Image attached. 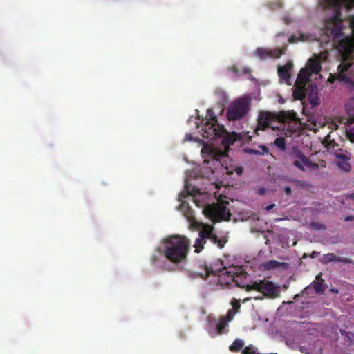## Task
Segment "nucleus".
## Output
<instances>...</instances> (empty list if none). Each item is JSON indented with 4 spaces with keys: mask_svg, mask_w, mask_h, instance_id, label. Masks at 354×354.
I'll list each match as a JSON object with an SVG mask.
<instances>
[{
    "mask_svg": "<svg viewBox=\"0 0 354 354\" xmlns=\"http://www.w3.org/2000/svg\"><path fill=\"white\" fill-rule=\"evenodd\" d=\"M209 118H207V121L204 124L203 137L207 139L222 138L225 133L226 130L223 125L218 123L216 116L213 115V111L210 109L207 110V115Z\"/></svg>",
    "mask_w": 354,
    "mask_h": 354,
    "instance_id": "8",
    "label": "nucleus"
},
{
    "mask_svg": "<svg viewBox=\"0 0 354 354\" xmlns=\"http://www.w3.org/2000/svg\"><path fill=\"white\" fill-rule=\"evenodd\" d=\"M279 77L288 84V63L278 68Z\"/></svg>",
    "mask_w": 354,
    "mask_h": 354,
    "instance_id": "21",
    "label": "nucleus"
},
{
    "mask_svg": "<svg viewBox=\"0 0 354 354\" xmlns=\"http://www.w3.org/2000/svg\"><path fill=\"white\" fill-rule=\"evenodd\" d=\"M204 212L209 218L218 221L228 219L230 216L227 208L221 203L208 205L205 207Z\"/></svg>",
    "mask_w": 354,
    "mask_h": 354,
    "instance_id": "10",
    "label": "nucleus"
},
{
    "mask_svg": "<svg viewBox=\"0 0 354 354\" xmlns=\"http://www.w3.org/2000/svg\"><path fill=\"white\" fill-rule=\"evenodd\" d=\"M189 244V240L185 236H170L165 241L162 254L172 263L178 264L187 259Z\"/></svg>",
    "mask_w": 354,
    "mask_h": 354,
    "instance_id": "2",
    "label": "nucleus"
},
{
    "mask_svg": "<svg viewBox=\"0 0 354 354\" xmlns=\"http://www.w3.org/2000/svg\"><path fill=\"white\" fill-rule=\"evenodd\" d=\"M251 108V100L247 97H241L234 100L227 111L230 121L240 120L248 113Z\"/></svg>",
    "mask_w": 354,
    "mask_h": 354,
    "instance_id": "7",
    "label": "nucleus"
},
{
    "mask_svg": "<svg viewBox=\"0 0 354 354\" xmlns=\"http://www.w3.org/2000/svg\"><path fill=\"white\" fill-rule=\"evenodd\" d=\"M286 48L270 49L263 47L257 48L254 54L256 57L261 60H266L268 59H276L280 57L282 55L285 54Z\"/></svg>",
    "mask_w": 354,
    "mask_h": 354,
    "instance_id": "13",
    "label": "nucleus"
},
{
    "mask_svg": "<svg viewBox=\"0 0 354 354\" xmlns=\"http://www.w3.org/2000/svg\"><path fill=\"white\" fill-rule=\"evenodd\" d=\"M335 80L354 86V63L349 56L344 57L337 67V72L330 74L328 82L333 84Z\"/></svg>",
    "mask_w": 354,
    "mask_h": 354,
    "instance_id": "6",
    "label": "nucleus"
},
{
    "mask_svg": "<svg viewBox=\"0 0 354 354\" xmlns=\"http://www.w3.org/2000/svg\"><path fill=\"white\" fill-rule=\"evenodd\" d=\"M311 75L312 73L307 68H301L296 80V88L299 86H306L308 84H311L309 82Z\"/></svg>",
    "mask_w": 354,
    "mask_h": 354,
    "instance_id": "14",
    "label": "nucleus"
},
{
    "mask_svg": "<svg viewBox=\"0 0 354 354\" xmlns=\"http://www.w3.org/2000/svg\"><path fill=\"white\" fill-rule=\"evenodd\" d=\"M279 102H280L281 103H284V102H285V100H282V97H279Z\"/></svg>",
    "mask_w": 354,
    "mask_h": 354,
    "instance_id": "43",
    "label": "nucleus"
},
{
    "mask_svg": "<svg viewBox=\"0 0 354 354\" xmlns=\"http://www.w3.org/2000/svg\"><path fill=\"white\" fill-rule=\"evenodd\" d=\"M283 21H284V22H285V24H288V17H284L283 18Z\"/></svg>",
    "mask_w": 354,
    "mask_h": 354,
    "instance_id": "40",
    "label": "nucleus"
},
{
    "mask_svg": "<svg viewBox=\"0 0 354 354\" xmlns=\"http://www.w3.org/2000/svg\"><path fill=\"white\" fill-rule=\"evenodd\" d=\"M319 254V252H313V257H315V255Z\"/></svg>",
    "mask_w": 354,
    "mask_h": 354,
    "instance_id": "45",
    "label": "nucleus"
},
{
    "mask_svg": "<svg viewBox=\"0 0 354 354\" xmlns=\"http://www.w3.org/2000/svg\"><path fill=\"white\" fill-rule=\"evenodd\" d=\"M201 153L204 159L201 174L205 178H211L218 170L227 174H232L235 171L238 176H241L243 173V169L239 167L230 168L223 167L222 160L225 158V155L223 152L216 151L214 149L205 147L201 149Z\"/></svg>",
    "mask_w": 354,
    "mask_h": 354,
    "instance_id": "1",
    "label": "nucleus"
},
{
    "mask_svg": "<svg viewBox=\"0 0 354 354\" xmlns=\"http://www.w3.org/2000/svg\"><path fill=\"white\" fill-rule=\"evenodd\" d=\"M274 144L281 151L286 150V142H285L284 138H283V137L277 138L275 139Z\"/></svg>",
    "mask_w": 354,
    "mask_h": 354,
    "instance_id": "26",
    "label": "nucleus"
},
{
    "mask_svg": "<svg viewBox=\"0 0 354 354\" xmlns=\"http://www.w3.org/2000/svg\"><path fill=\"white\" fill-rule=\"evenodd\" d=\"M234 270V268L229 269L227 268L223 267L222 268L216 270V272L218 277L226 276L231 280L234 281L236 272Z\"/></svg>",
    "mask_w": 354,
    "mask_h": 354,
    "instance_id": "17",
    "label": "nucleus"
},
{
    "mask_svg": "<svg viewBox=\"0 0 354 354\" xmlns=\"http://www.w3.org/2000/svg\"><path fill=\"white\" fill-rule=\"evenodd\" d=\"M295 115H296V113L294 112L293 111H290L289 110V113H288V115H289V125L290 124V122L291 121H292L295 117ZM294 131H292L290 129V127H289V133H293ZM291 136L290 133H289V137Z\"/></svg>",
    "mask_w": 354,
    "mask_h": 354,
    "instance_id": "29",
    "label": "nucleus"
},
{
    "mask_svg": "<svg viewBox=\"0 0 354 354\" xmlns=\"http://www.w3.org/2000/svg\"><path fill=\"white\" fill-rule=\"evenodd\" d=\"M246 291L257 290L266 296L276 297L279 295L280 288L272 282L266 280H259L245 286Z\"/></svg>",
    "mask_w": 354,
    "mask_h": 354,
    "instance_id": "9",
    "label": "nucleus"
},
{
    "mask_svg": "<svg viewBox=\"0 0 354 354\" xmlns=\"http://www.w3.org/2000/svg\"><path fill=\"white\" fill-rule=\"evenodd\" d=\"M295 159L293 160V165L299 169L301 171H309L316 172L319 169V165L312 162L301 151L295 152Z\"/></svg>",
    "mask_w": 354,
    "mask_h": 354,
    "instance_id": "12",
    "label": "nucleus"
},
{
    "mask_svg": "<svg viewBox=\"0 0 354 354\" xmlns=\"http://www.w3.org/2000/svg\"><path fill=\"white\" fill-rule=\"evenodd\" d=\"M319 277H320V275L319 274L318 276H317L316 278H317V280H319Z\"/></svg>",
    "mask_w": 354,
    "mask_h": 354,
    "instance_id": "47",
    "label": "nucleus"
},
{
    "mask_svg": "<svg viewBox=\"0 0 354 354\" xmlns=\"http://www.w3.org/2000/svg\"><path fill=\"white\" fill-rule=\"evenodd\" d=\"M351 199L354 200V193L351 194L348 196Z\"/></svg>",
    "mask_w": 354,
    "mask_h": 354,
    "instance_id": "41",
    "label": "nucleus"
},
{
    "mask_svg": "<svg viewBox=\"0 0 354 354\" xmlns=\"http://www.w3.org/2000/svg\"><path fill=\"white\" fill-rule=\"evenodd\" d=\"M286 263H280L275 260H270L266 262L263 264V267L267 270H274V269H285L287 266Z\"/></svg>",
    "mask_w": 354,
    "mask_h": 354,
    "instance_id": "16",
    "label": "nucleus"
},
{
    "mask_svg": "<svg viewBox=\"0 0 354 354\" xmlns=\"http://www.w3.org/2000/svg\"><path fill=\"white\" fill-rule=\"evenodd\" d=\"M311 225H312L313 228L316 229V230H325L326 229V226L324 224H321L319 223L313 222L311 223Z\"/></svg>",
    "mask_w": 354,
    "mask_h": 354,
    "instance_id": "30",
    "label": "nucleus"
},
{
    "mask_svg": "<svg viewBox=\"0 0 354 354\" xmlns=\"http://www.w3.org/2000/svg\"><path fill=\"white\" fill-rule=\"evenodd\" d=\"M319 5L323 8H330L335 4V0H318Z\"/></svg>",
    "mask_w": 354,
    "mask_h": 354,
    "instance_id": "25",
    "label": "nucleus"
},
{
    "mask_svg": "<svg viewBox=\"0 0 354 354\" xmlns=\"http://www.w3.org/2000/svg\"><path fill=\"white\" fill-rule=\"evenodd\" d=\"M252 153H257V151H252Z\"/></svg>",
    "mask_w": 354,
    "mask_h": 354,
    "instance_id": "51",
    "label": "nucleus"
},
{
    "mask_svg": "<svg viewBox=\"0 0 354 354\" xmlns=\"http://www.w3.org/2000/svg\"><path fill=\"white\" fill-rule=\"evenodd\" d=\"M342 23V20L338 17H334L326 22V34L333 37L335 41H339L343 37Z\"/></svg>",
    "mask_w": 354,
    "mask_h": 354,
    "instance_id": "11",
    "label": "nucleus"
},
{
    "mask_svg": "<svg viewBox=\"0 0 354 354\" xmlns=\"http://www.w3.org/2000/svg\"><path fill=\"white\" fill-rule=\"evenodd\" d=\"M288 120V112L284 111L271 112L261 111L257 119L258 129L264 131L266 128L284 131Z\"/></svg>",
    "mask_w": 354,
    "mask_h": 354,
    "instance_id": "3",
    "label": "nucleus"
},
{
    "mask_svg": "<svg viewBox=\"0 0 354 354\" xmlns=\"http://www.w3.org/2000/svg\"><path fill=\"white\" fill-rule=\"evenodd\" d=\"M227 320L225 317H222L220 319L219 322L216 324L217 332L219 335H221L224 333V330L227 326Z\"/></svg>",
    "mask_w": 354,
    "mask_h": 354,
    "instance_id": "23",
    "label": "nucleus"
},
{
    "mask_svg": "<svg viewBox=\"0 0 354 354\" xmlns=\"http://www.w3.org/2000/svg\"><path fill=\"white\" fill-rule=\"evenodd\" d=\"M321 165H322V167H326V165H322V164Z\"/></svg>",
    "mask_w": 354,
    "mask_h": 354,
    "instance_id": "50",
    "label": "nucleus"
},
{
    "mask_svg": "<svg viewBox=\"0 0 354 354\" xmlns=\"http://www.w3.org/2000/svg\"><path fill=\"white\" fill-rule=\"evenodd\" d=\"M288 66H289V71H290V69H291L292 66H293V64L290 61H289Z\"/></svg>",
    "mask_w": 354,
    "mask_h": 354,
    "instance_id": "42",
    "label": "nucleus"
},
{
    "mask_svg": "<svg viewBox=\"0 0 354 354\" xmlns=\"http://www.w3.org/2000/svg\"><path fill=\"white\" fill-rule=\"evenodd\" d=\"M288 192H289V195L291 194V189L289 187V189H288Z\"/></svg>",
    "mask_w": 354,
    "mask_h": 354,
    "instance_id": "46",
    "label": "nucleus"
},
{
    "mask_svg": "<svg viewBox=\"0 0 354 354\" xmlns=\"http://www.w3.org/2000/svg\"><path fill=\"white\" fill-rule=\"evenodd\" d=\"M274 207H275V204H271V205L266 206L265 207V209L266 211H270V210L272 209Z\"/></svg>",
    "mask_w": 354,
    "mask_h": 354,
    "instance_id": "34",
    "label": "nucleus"
},
{
    "mask_svg": "<svg viewBox=\"0 0 354 354\" xmlns=\"http://www.w3.org/2000/svg\"><path fill=\"white\" fill-rule=\"evenodd\" d=\"M322 261L325 263H328L330 262H341L344 263H350L351 261L348 258H341L339 257L335 256L333 253H328L326 254H324L322 257Z\"/></svg>",
    "mask_w": 354,
    "mask_h": 354,
    "instance_id": "15",
    "label": "nucleus"
},
{
    "mask_svg": "<svg viewBox=\"0 0 354 354\" xmlns=\"http://www.w3.org/2000/svg\"><path fill=\"white\" fill-rule=\"evenodd\" d=\"M283 190L285 192V193L286 194H288V185L287 186H284L283 188Z\"/></svg>",
    "mask_w": 354,
    "mask_h": 354,
    "instance_id": "39",
    "label": "nucleus"
},
{
    "mask_svg": "<svg viewBox=\"0 0 354 354\" xmlns=\"http://www.w3.org/2000/svg\"><path fill=\"white\" fill-rule=\"evenodd\" d=\"M229 72H232L236 75L248 74L250 73V70L248 68L244 67L241 70L239 69L236 65H233L227 68Z\"/></svg>",
    "mask_w": 354,
    "mask_h": 354,
    "instance_id": "20",
    "label": "nucleus"
},
{
    "mask_svg": "<svg viewBox=\"0 0 354 354\" xmlns=\"http://www.w3.org/2000/svg\"><path fill=\"white\" fill-rule=\"evenodd\" d=\"M223 137V143L227 145H233L236 140L234 134H229L227 131Z\"/></svg>",
    "mask_w": 354,
    "mask_h": 354,
    "instance_id": "24",
    "label": "nucleus"
},
{
    "mask_svg": "<svg viewBox=\"0 0 354 354\" xmlns=\"http://www.w3.org/2000/svg\"><path fill=\"white\" fill-rule=\"evenodd\" d=\"M270 10H275L278 8H281L283 6V3L281 0H274L271 1L268 5Z\"/></svg>",
    "mask_w": 354,
    "mask_h": 354,
    "instance_id": "27",
    "label": "nucleus"
},
{
    "mask_svg": "<svg viewBox=\"0 0 354 354\" xmlns=\"http://www.w3.org/2000/svg\"><path fill=\"white\" fill-rule=\"evenodd\" d=\"M211 273L215 274L214 272L212 269H209V268L206 267L205 270V274H201V277L202 278H207L208 276H209V274Z\"/></svg>",
    "mask_w": 354,
    "mask_h": 354,
    "instance_id": "31",
    "label": "nucleus"
},
{
    "mask_svg": "<svg viewBox=\"0 0 354 354\" xmlns=\"http://www.w3.org/2000/svg\"><path fill=\"white\" fill-rule=\"evenodd\" d=\"M292 96L294 100L302 101L304 110L308 104L310 105L311 108H314L320 103L316 84H309L306 86L296 88L293 91Z\"/></svg>",
    "mask_w": 354,
    "mask_h": 354,
    "instance_id": "5",
    "label": "nucleus"
},
{
    "mask_svg": "<svg viewBox=\"0 0 354 354\" xmlns=\"http://www.w3.org/2000/svg\"><path fill=\"white\" fill-rule=\"evenodd\" d=\"M233 316H234V313H232V310H229V312L227 313V319H226L227 320V322L232 319Z\"/></svg>",
    "mask_w": 354,
    "mask_h": 354,
    "instance_id": "33",
    "label": "nucleus"
},
{
    "mask_svg": "<svg viewBox=\"0 0 354 354\" xmlns=\"http://www.w3.org/2000/svg\"><path fill=\"white\" fill-rule=\"evenodd\" d=\"M214 228L212 225H205L199 231L198 238L194 242V247L195 252L199 253L204 248V245L209 240L212 243L216 245L220 249L223 248L227 242L225 238H218L214 232Z\"/></svg>",
    "mask_w": 354,
    "mask_h": 354,
    "instance_id": "4",
    "label": "nucleus"
},
{
    "mask_svg": "<svg viewBox=\"0 0 354 354\" xmlns=\"http://www.w3.org/2000/svg\"><path fill=\"white\" fill-rule=\"evenodd\" d=\"M155 260H156V257H153V261H154Z\"/></svg>",
    "mask_w": 354,
    "mask_h": 354,
    "instance_id": "49",
    "label": "nucleus"
},
{
    "mask_svg": "<svg viewBox=\"0 0 354 354\" xmlns=\"http://www.w3.org/2000/svg\"><path fill=\"white\" fill-rule=\"evenodd\" d=\"M346 221H354V216H348L345 218Z\"/></svg>",
    "mask_w": 354,
    "mask_h": 354,
    "instance_id": "37",
    "label": "nucleus"
},
{
    "mask_svg": "<svg viewBox=\"0 0 354 354\" xmlns=\"http://www.w3.org/2000/svg\"><path fill=\"white\" fill-rule=\"evenodd\" d=\"M285 343H286V344H287V345H288V339H286V340H285Z\"/></svg>",
    "mask_w": 354,
    "mask_h": 354,
    "instance_id": "48",
    "label": "nucleus"
},
{
    "mask_svg": "<svg viewBox=\"0 0 354 354\" xmlns=\"http://www.w3.org/2000/svg\"><path fill=\"white\" fill-rule=\"evenodd\" d=\"M351 166L349 164H346V165L344 167V169L346 171H348L350 170Z\"/></svg>",
    "mask_w": 354,
    "mask_h": 354,
    "instance_id": "38",
    "label": "nucleus"
},
{
    "mask_svg": "<svg viewBox=\"0 0 354 354\" xmlns=\"http://www.w3.org/2000/svg\"><path fill=\"white\" fill-rule=\"evenodd\" d=\"M232 304L234 308H239L241 306L240 304L236 300H235L234 303H232Z\"/></svg>",
    "mask_w": 354,
    "mask_h": 354,
    "instance_id": "36",
    "label": "nucleus"
},
{
    "mask_svg": "<svg viewBox=\"0 0 354 354\" xmlns=\"http://www.w3.org/2000/svg\"><path fill=\"white\" fill-rule=\"evenodd\" d=\"M266 192V189L264 187H260L257 191V194L260 195V196H262V195L265 194Z\"/></svg>",
    "mask_w": 354,
    "mask_h": 354,
    "instance_id": "32",
    "label": "nucleus"
},
{
    "mask_svg": "<svg viewBox=\"0 0 354 354\" xmlns=\"http://www.w3.org/2000/svg\"><path fill=\"white\" fill-rule=\"evenodd\" d=\"M297 41L296 37L295 35H292L290 37H289L288 41L289 44L290 43H295Z\"/></svg>",
    "mask_w": 354,
    "mask_h": 354,
    "instance_id": "35",
    "label": "nucleus"
},
{
    "mask_svg": "<svg viewBox=\"0 0 354 354\" xmlns=\"http://www.w3.org/2000/svg\"><path fill=\"white\" fill-rule=\"evenodd\" d=\"M245 342L243 340L236 339L230 346L229 349L232 352H239L243 348Z\"/></svg>",
    "mask_w": 354,
    "mask_h": 354,
    "instance_id": "19",
    "label": "nucleus"
},
{
    "mask_svg": "<svg viewBox=\"0 0 354 354\" xmlns=\"http://www.w3.org/2000/svg\"><path fill=\"white\" fill-rule=\"evenodd\" d=\"M308 67L307 68L312 73L317 74L321 70L320 63L315 59H310L308 61Z\"/></svg>",
    "mask_w": 354,
    "mask_h": 354,
    "instance_id": "18",
    "label": "nucleus"
},
{
    "mask_svg": "<svg viewBox=\"0 0 354 354\" xmlns=\"http://www.w3.org/2000/svg\"><path fill=\"white\" fill-rule=\"evenodd\" d=\"M333 292H335V293H337L338 292V290L337 289H331L330 290Z\"/></svg>",
    "mask_w": 354,
    "mask_h": 354,
    "instance_id": "44",
    "label": "nucleus"
},
{
    "mask_svg": "<svg viewBox=\"0 0 354 354\" xmlns=\"http://www.w3.org/2000/svg\"><path fill=\"white\" fill-rule=\"evenodd\" d=\"M243 354H256L255 348L252 346H246L244 349L242 350Z\"/></svg>",
    "mask_w": 354,
    "mask_h": 354,
    "instance_id": "28",
    "label": "nucleus"
},
{
    "mask_svg": "<svg viewBox=\"0 0 354 354\" xmlns=\"http://www.w3.org/2000/svg\"><path fill=\"white\" fill-rule=\"evenodd\" d=\"M313 289L317 294H322L326 290V285L324 283L323 280L322 281H314L313 283Z\"/></svg>",
    "mask_w": 354,
    "mask_h": 354,
    "instance_id": "22",
    "label": "nucleus"
}]
</instances>
